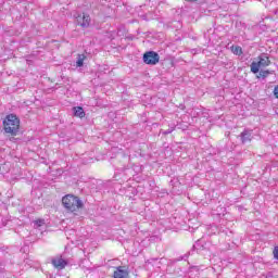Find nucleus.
<instances>
[{
  "mask_svg": "<svg viewBox=\"0 0 278 278\" xmlns=\"http://www.w3.org/2000/svg\"><path fill=\"white\" fill-rule=\"evenodd\" d=\"M250 68L251 73H254V75H256V73H260V68H262V66L260 65L258 62H252Z\"/></svg>",
  "mask_w": 278,
  "mask_h": 278,
  "instance_id": "10",
  "label": "nucleus"
},
{
  "mask_svg": "<svg viewBox=\"0 0 278 278\" xmlns=\"http://www.w3.org/2000/svg\"><path fill=\"white\" fill-rule=\"evenodd\" d=\"M274 257L278 260V248H275L274 250Z\"/></svg>",
  "mask_w": 278,
  "mask_h": 278,
  "instance_id": "17",
  "label": "nucleus"
},
{
  "mask_svg": "<svg viewBox=\"0 0 278 278\" xmlns=\"http://www.w3.org/2000/svg\"><path fill=\"white\" fill-rule=\"evenodd\" d=\"M62 204L67 212H77V210H81V207H84V202L73 194L63 197Z\"/></svg>",
  "mask_w": 278,
  "mask_h": 278,
  "instance_id": "2",
  "label": "nucleus"
},
{
  "mask_svg": "<svg viewBox=\"0 0 278 278\" xmlns=\"http://www.w3.org/2000/svg\"><path fill=\"white\" fill-rule=\"evenodd\" d=\"M258 64L261 67L270 66V59L268 58V54L262 53L258 56Z\"/></svg>",
  "mask_w": 278,
  "mask_h": 278,
  "instance_id": "8",
  "label": "nucleus"
},
{
  "mask_svg": "<svg viewBox=\"0 0 278 278\" xmlns=\"http://www.w3.org/2000/svg\"><path fill=\"white\" fill-rule=\"evenodd\" d=\"M193 249H197V245H193Z\"/></svg>",
  "mask_w": 278,
  "mask_h": 278,
  "instance_id": "18",
  "label": "nucleus"
},
{
  "mask_svg": "<svg viewBox=\"0 0 278 278\" xmlns=\"http://www.w3.org/2000/svg\"><path fill=\"white\" fill-rule=\"evenodd\" d=\"M143 62L150 66H155L160 62V54L155 51H148L143 54Z\"/></svg>",
  "mask_w": 278,
  "mask_h": 278,
  "instance_id": "3",
  "label": "nucleus"
},
{
  "mask_svg": "<svg viewBox=\"0 0 278 278\" xmlns=\"http://www.w3.org/2000/svg\"><path fill=\"white\" fill-rule=\"evenodd\" d=\"M231 52L233 53V55H242V47L240 46H231L230 48Z\"/></svg>",
  "mask_w": 278,
  "mask_h": 278,
  "instance_id": "12",
  "label": "nucleus"
},
{
  "mask_svg": "<svg viewBox=\"0 0 278 278\" xmlns=\"http://www.w3.org/2000/svg\"><path fill=\"white\" fill-rule=\"evenodd\" d=\"M21 125V121L16 115L10 114L3 121V127L5 134H11V136H16L18 134V127Z\"/></svg>",
  "mask_w": 278,
  "mask_h": 278,
  "instance_id": "1",
  "label": "nucleus"
},
{
  "mask_svg": "<svg viewBox=\"0 0 278 278\" xmlns=\"http://www.w3.org/2000/svg\"><path fill=\"white\" fill-rule=\"evenodd\" d=\"M84 60H86V54L77 55V61H76L77 68H81V66H84Z\"/></svg>",
  "mask_w": 278,
  "mask_h": 278,
  "instance_id": "11",
  "label": "nucleus"
},
{
  "mask_svg": "<svg viewBox=\"0 0 278 278\" xmlns=\"http://www.w3.org/2000/svg\"><path fill=\"white\" fill-rule=\"evenodd\" d=\"M270 75V71H261L258 73V77H263V79H266V77H268Z\"/></svg>",
  "mask_w": 278,
  "mask_h": 278,
  "instance_id": "13",
  "label": "nucleus"
},
{
  "mask_svg": "<svg viewBox=\"0 0 278 278\" xmlns=\"http://www.w3.org/2000/svg\"><path fill=\"white\" fill-rule=\"evenodd\" d=\"M51 264L58 270H64V268L68 266V261L62 258V256H55L54 258H52Z\"/></svg>",
  "mask_w": 278,
  "mask_h": 278,
  "instance_id": "5",
  "label": "nucleus"
},
{
  "mask_svg": "<svg viewBox=\"0 0 278 278\" xmlns=\"http://www.w3.org/2000/svg\"><path fill=\"white\" fill-rule=\"evenodd\" d=\"M73 111L74 116H77L78 118H84V116H86V112H84V108L81 106H75Z\"/></svg>",
  "mask_w": 278,
  "mask_h": 278,
  "instance_id": "9",
  "label": "nucleus"
},
{
  "mask_svg": "<svg viewBox=\"0 0 278 278\" xmlns=\"http://www.w3.org/2000/svg\"><path fill=\"white\" fill-rule=\"evenodd\" d=\"M175 131V127L168 128L167 130H163L162 134L163 136H168V134H173Z\"/></svg>",
  "mask_w": 278,
  "mask_h": 278,
  "instance_id": "14",
  "label": "nucleus"
},
{
  "mask_svg": "<svg viewBox=\"0 0 278 278\" xmlns=\"http://www.w3.org/2000/svg\"><path fill=\"white\" fill-rule=\"evenodd\" d=\"M113 278H129V271L123 269V267H117L113 274Z\"/></svg>",
  "mask_w": 278,
  "mask_h": 278,
  "instance_id": "7",
  "label": "nucleus"
},
{
  "mask_svg": "<svg viewBox=\"0 0 278 278\" xmlns=\"http://www.w3.org/2000/svg\"><path fill=\"white\" fill-rule=\"evenodd\" d=\"M35 225H37V227H42V225H45V219L36 220Z\"/></svg>",
  "mask_w": 278,
  "mask_h": 278,
  "instance_id": "15",
  "label": "nucleus"
},
{
  "mask_svg": "<svg viewBox=\"0 0 278 278\" xmlns=\"http://www.w3.org/2000/svg\"><path fill=\"white\" fill-rule=\"evenodd\" d=\"M73 16L77 25H80V27H90V15L86 13L75 12Z\"/></svg>",
  "mask_w": 278,
  "mask_h": 278,
  "instance_id": "4",
  "label": "nucleus"
},
{
  "mask_svg": "<svg viewBox=\"0 0 278 278\" xmlns=\"http://www.w3.org/2000/svg\"><path fill=\"white\" fill-rule=\"evenodd\" d=\"M274 97L278 99V85L274 88Z\"/></svg>",
  "mask_w": 278,
  "mask_h": 278,
  "instance_id": "16",
  "label": "nucleus"
},
{
  "mask_svg": "<svg viewBox=\"0 0 278 278\" xmlns=\"http://www.w3.org/2000/svg\"><path fill=\"white\" fill-rule=\"evenodd\" d=\"M242 144H247V142H251L253 140V130L244 129L240 134Z\"/></svg>",
  "mask_w": 278,
  "mask_h": 278,
  "instance_id": "6",
  "label": "nucleus"
}]
</instances>
